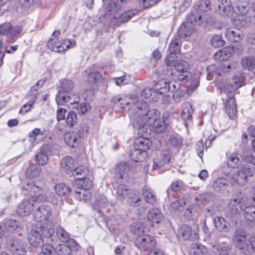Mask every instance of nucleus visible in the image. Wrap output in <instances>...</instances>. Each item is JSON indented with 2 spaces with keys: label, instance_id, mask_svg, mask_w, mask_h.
Masks as SVG:
<instances>
[{
  "label": "nucleus",
  "instance_id": "obj_3",
  "mask_svg": "<svg viewBox=\"0 0 255 255\" xmlns=\"http://www.w3.org/2000/svg\"><path fill=\"white\" fill-rule=\"evenodd\" d=\"M165 62L167 70L171 75H175L180 81L187 82L190 80L192 74L188 71L189 65L187 62L171 56H167Z\"/></svg>",
  "mask_w": 255,
  "mask_h": 255
},
{
  "label": "nucleus",
  "instance_id": "obj_36",
  "mask_svg": "<svg viewBox=\"0 0 255 255\" xmlns=\"http://www.w3.org/2000/svg\"><path fill=\"white\" fill-rule=\"evenodd\" d=\"M170 88V83L164 80L159 81L154 87V89L158 94V96L168 93Z\"/></svg>",
  "mask_w": 255,
  "mask_h": 255
},
{
  "label": "nucleus",
  "instance_id": "obj_58",
  "mask_svg": "<svg viewBox=\"0 0 255 255\" xmlns=\"http://www.w3.org/2000/svg\"><path fill=\"white\" fill-rule=\"evenodd\" d=\"M102 77V75L98 71L90 73L88 75V81L92 84L97 83Z\"/></svg>",
  "mask_w": 255,
  "mask_h": 255
},
{
  "label": "nucleus",
  "instance_id": "obj_64",
  "mask_svg": "<svg viewBox=\"0 0 255 255\" xmlns=\"http://www.w3.org/2000/svg\"><path fill=\"white\" fill-rule=\"evenodd\" d=\"M70 252L68 247L64 246H58L56 253L52 255H70Z\"/></svg>",
  "mask_w": 255,
  "mask_h": 255
},
{
  "label": "nucleus",
  "instance_id": "obj_14",
  "mask_svg": "<svg viewBox=\"0 0 255 255\" xmlns=\"http://www.w3.org/2000/svg\"><path fill=\"white\" fill-rule=\"evenodd\" d=\"M138 11L136 9H131L130 10L127 11L124 13L119 15L118 11L115 12L114 15H117V18L114 19L113 21L109 17L110 16L107 15V12L105 11V16L106 18L109 20L111 23L115 24L117 21L120 23H124L130 19H131L134 15L137 14Z\"/></svg>",
  "mask_w": 255,
  "mask_h": 255
},
{
  "label": "nucleus",
  "instance_id": "obj_49",
  "mask_svg": "<svg viewBox=\"0 0 255 255\" xmlns=\"http://www.w3.org/2000/svg\"><path fill=\"white\" fill-rule=\"evenodd\" d=\"M146 155V152L142 151L139 148H135L130 154V157L132 160L135 162H140L144 160Z\"/></svg>",
  "mask_w": 255,
  "mask_h": 255
},
{
  "label": "nucleus",
  "instance_id": "obj_26",
  "mask_svg": "<svg viewBox=\"0 0 255 255\" xmlns=\"http://www.w3.org/2000/svg\"><path fill=\"white\" fill-rule=\"evenodd\" d=\"M147 217L150 222L152 223L158 224L163 220V215L161 211L156 208H153L150 209L147 215Z\"/></svg>",
  "mask_w": 255,
  "mask_h": 255
},
{
  "label": "nucleus",
  "instance_id": "obj_5",
  "mask_svg": "<svg viewBox=\"0 0 255 255\" xmlns=\"http://www.w3.org/2000/svg\"><path fill=\"white\" fill-rule=\"evenodd\" d=\"M245 204L242 199L238 198L230 200L227 210V217L232 222L236 223L243 211Z\"/></svg>",
  "mask_w": 255,
  "mask_h": 255
},
{
  "label": "nucleus",
  "instance_id": "obj_33",
  "mask_svg": "<svg viewBox=\"0 0 255 255\" xmlns=\"http://www.w3.org/2000/svg\"><path fill=\"white\" fill-rule=\"evenodd\" d=\"M36 162L39 165H44L49 160L48 151L45 147H41L35 156Z\"/></svg>",
  "mask_w": 255,
  "mask_h": 255
},
{
  "label": "nucleus",
  "instance_id": "obj_37",
  "mask_svg": "<svg viewBox=\"0 0 255 255\" xmlns=\"http://www.w3.org/2000/svg\"><path fill=\"white\" fill-rule=\"evenodd\" d=\"M61 168L67 173L73 171L74 168V161L71 156L64 157L61 161Z\"/></svg>",
  "mask_w": 255,
  "mask_h": 255
},
{
  "label": "nucleus",
  "instance_id": "obj_28",
  "mask_svg": "<svg viewBox=\"0 0 255 255\" xmlns=\"http://www.w3.org/2000/svg\"><path fill=\"white\" fill-rule=\"evenodd\" d=\"M141 97L143 99L146 100L145 102H156L159 98L158 94L156 92L155 89L152 88H145L141 92Z\"/></svg>",
  "mask_w": 255,
  "mask_h": 255
},
{
  "label": "nucleus",
  "instance_id": "obj_53",
  "mask_svg": "<svg viewBox=\"0 0 255 255\" xmlns=\"http://www.w3.org/2000/svg\"><path fill=\"white\" fill-rule=\"evenodd\" d=\"M168 144L175 148H180L183 145V139L178 135H172L168 139Z\"/></svg>",
  "mask_w": 255,
  "mask_h": 255
},
{
  "label": "nucleus",
  "instance_id": "obj_22",
  "mask_svg": "<svg viewBox=\"0 0 255 255\" xmlns=\"http://www.w3.org/2000/svg\"><path fill=\"white\" fill-rule=\"evenodd\" d=\"M3 225L5 230L13 233L20 232L23 227L20 221L12 219L6 220L3 223Z\"/></svg>",
  "mask_w": 255,
  "mask_h": 255
},
{
  "label": "nucleus",
  "instance_id": "obj_59",
  "mask_svg": "<svg viewBox=\"0 0 255 255\" xmlns=\"http://www.w3.org/2000/svg\"><path fill=\"white\" fill-rule=\"evenodd\" d=\"M211 198V195L208 193H203L195 197V201L199 204H205L209 202Z\"/></svg>",
  "mask_w": 255,
  "mask_h": 255
},
{
  "label": "nucleus",
  "instance_id": "obj_40",
  "mask_svg": "<svg viewBox=\"0 0 255 255\" xmlns=\"http://www.w3.org/2000/svg\"><path fill=\"white\" fill-rule=\"evenodd\" d=\"M242 160H241L237 153H232L228 157L227 160V166L231 168H239V165H241Z\"/></svg>",
  "mask_w": 255,
  "mask_h": 255
},
{
  "label": "nucleus",
  "instance_id": "obj_51",
  "mask_svg": "<svg viewBox=\"0 0 255 255\" xmlns=\"http://www.w3.org/2000/svg\"><path fill=\"white\" fill-rule=\"evenodd\" d=\"M235 23L240 27H247L251 23V18L248 15H241L235 20Z\"/></svg>",
  "mask_w": 255,
  "mask_h": 255
},
{
  "label": "nucleus",
  "instance_id": "obj_10",
  "mask_svg": "<svg viewBox=\"0 0 255 255\" xmlns=\"http://www.w3.org/2000/svg\"><path fill=\"white\" fill-rule=\"evenodd\" d=\"M135 244L139 249L147 251L155 246L156 241L153 237L145 234L137 237Z\"/></svg>",
  "mask_w": 255,
  "mask_h": 255
},
{
  "label": "nucleus",
  "instance_id": "obj_47",
  "mask_svg": "<svg viewBox=\"0 0 255 255\" xmlns=\"http://www.w3.org/2000/svg\"><path fill=\"white\" fill-rule=\"evenodd\" d=\"M117 198L120 200L125 199L129 194V190L127 186L124 184L118 186L117 189Z\"/></svg>",
  "mask_w": 255,
  "mask_h": 255
},
{
  "label": "nucleus",
  "instance_id": "obj_7",
  "mask_svg": "<svg viewBox=\"0 0 255 255\" xmlns=\"http://www.w3.org/2000/svg\"><path fill=\"white\" fill-rule=\"evenodd\" d=\"M42 189L41 187L37 186L34 182H28L23 184L22 187V192L24 195L29 196L36 200H41Z\"/></svg>",
  "mask_w": 255,
  "mask_h": 255
},
{
  "label": "nucleus",
  "instance_id": "obj_41",
  "mask_svg": "<svg viewBox=\"0 0 255 255\" xmlns=\"http://www.w3.org/2000/svg\"><path fill=\"white\" fill-rule=\"evenodd\" d=\"M54 190L57 194L61 196H67L71 192V189L70 187L65 183L57 184L54 187Z\"/></svg>",
  "mask_w": 255,
  "mask_h": 255
},
{
  "label": "nucleus",
  "instance_id": "obj_38",
  "mask_svg": "<svg viewBox=\"0 0 255 255\" xmlns=\"http://www.w3.org/2000/svg\"><path fill=\"white\" fill-rule=\"evenodd\" d=\"M181 41L178 38H175L172 40L168 46V50L170 52L168 56H171V57H177L176 54L179 53L180 50Z\"/></svg>",
  "mask_w": 255,
  "mask_h": 255
},
{
  "label": "nucleus",
  "instance_id": "obj_29",
  "mask_svg": "<svg viewBox=\"0 0 255 255\" xmlns=\"http://www.w3.org/2000/svg\"><path fill=\"white\" fill-rule=\"evenodd\" d=\"M243 216L247 221L250 222H255V207L246 202L243 208Z\"/></svg>",
  "mask_w": 255,
  "mask_h": 255
},
{
  "label": "nucleus",
  "instance_id": "obj_21",
  "mask_svg": "<svg viewBox=\"0 0 255 255\" xmlns=\"http://www.w3.org/2000/svg\"><path fill=\"white\" fill-rule=\"evenodd\" d=\"M193 109L189 103H183L181 106L180 116L182 120L187 124L190 123L192 120Z\"/></svg>",
  "mask_w": 255,
  "mask_h": 255
},
{
  "label": "nucleus",
  "instance_id": "obj_17",
  "mask_svg": "<svg viewBox=\"0 0 255 255\" xmlns=\"http://www.w3.org/2000/svg\"><path fill=\"white\" fill-rule=\"evenodd\" d=\"M212 250L215 255H236L232 252V247L226 243H215Z\"/></svg>",
  "mask_w": 255,
  "mask_h": 255
},
{
  "label": "nucleus",
  "instance_id": "obj_35",
  "mask_svg": "<svg viewBox=\"0 0 255 255\" xmlns=\"http://www.w3.org/2000/svg\"><path fill=\"white\" fill-rule=\"evenodd\" d=\"M231 177V174L227 176L228 179L224 177L218 178L214 181L213 184L214 189L217 191H220L222 189H225L228 186L229 183L233 185L229 180Z\"/></svg>",
  "mask_w": 255,
  "mask_h": 255
},
{
  "label": "nucleus",
  "instance_id": "obj_39",
  "mask_svg": "<svg viewBox=\"0 0 255 255\" xmlns=\"http://www.w3.org/2000/svg\"><path fill=\"white\" fill-rule=\"evenodd\" d=\"M109 205V201L103 195H98L96 198L93 207L98 211L101 212L102 210L105 209Z\"/></svg>",
  "mask_w": 255,
  "mask_h": 255
},
{
  "label": "nucleus",
  "instance_id": "obj_57",
  "mask_svg": "<svg viewBox=\"0 0 255 255\" xmlns=\"http://www.w3.org/2000/svg\"><path fill=\"white\" fill-rule=\"evenodd\" d=\"M225 41L221 36L216 35L211 39V45L216 48H219L224 45Z\"/></svg>",
  "mask_w": 255,
  "mask_h": 255
},
{
  "label": "nucleus",
  "instance_id": "obj_25",
  "mask_svg": "<svg viewBox=\"0 0 255 255\" xmlns=\"http://www.w3.org/2000/svg\"><path fill=\"white\" fill-rule=\"evenodd\" d=\"M41 201L50 202L53 205L60 206L62 204L63 199L59 194L51 192L41 196Z\"/></svg>",
  "mask_w": 255,
  "mask_h": 255
},
{
  "label": "nucleus",
  "instance_id": "obj_56",
  "mask_svg": "<svg viewBox=\"0 0 255 255\" xmlns=\"http://www.w3.org/2000/svg\"><path fill=\"white\" fill-rule=\"evenodd\" d=\"M66 245L60 244L58 246H64L65 247H68L70 250V255H72V251H77L79 249V246L75 241L73 239H71L69 238L68 240L66 241Z\"/></svg>",
  "mask_w": 255,
  "mask_h": 255
},
{
  "label": "nucleus",
  "instance_id": "obj_55",
  "mask_svg": "<svg viewBox=\"0 0 255 255\" xmlns=\"http://www.w3.org/2000/svg\"><path fill=\"white\" fill-rule=\"evenodd\" d=\"M66 122L69 127H72L77 124V116L75 112L70 111L68 113L66 118Z\"/></svg>",
  "mask_w": 255,
  "mask_h": 255
},
{
  "label": "nucleus",
  "instance_id": "obj_48",
  "mask_svg": "<svg viewBox=\"0 0 255 255\" xmlns=\"http://www.w3.org/2000/svg\"><path fill=\"white\" fill-rule=\"evenodd\" d=\"M141 197L138 191H134L129 196L128 203L132 206L137 207L141 204Z\"/></svg>",
  "mask_w": 255,
  "mask_h": 255
},
{
  "label": "nucleus",
  "instance_id": "obj_11",
  "mask_svg": "<svg viewBox=\"0 0 255 255\" xmlns=\"http://www.w3.org/2000/svg\"><path fill=\"white\" fill-rule=\"evenodd\" d=\"M74 87V84L71 80L63 79L61 81V86L58 93L56 96V101L60 103L63 102L65 95L70 93V91Z\"/></svg>",
  "mask_w": 255,
  "mask_h": 255
},
{
  "label": "nucleus",
  "instance_id": "obj_60",
  "mask_svg": "<svg viewBox=\"0 0 255 255\" xmlns=\"http://www.w3.org/2000/svg\"><path fill=\"white\" fill-rule=\"evenodd\" d=\"M255 59L252 57H247L244 58L242 61V64L244 68L252 71L253 66L255 63Z\"/></svg>",
  "mask_w": 255,
  "mask_h": 255
},
{
  "label": "nucleus",
  "instance_id": "obj_63",
  "mask_svg": "<svg viewBox=\"0 0 255 255\" xmlns=\"http://www.w3.org/2000/svg\"><path fill=\"white\" fill-rule=\"evenodd\" d=\"M210 4V2L208 0H202L198 5H196V8L198 11L205 12L208 10V7Z\"/></svg>",
  "mask_w": 255,
  "mask_h": 255
},
{
  "label": "nucleus",
  "instance_id": "obj_4",
  "mask_svg": "<svg viewBox=\"0 0 255 255\" xmlns=\"http://www.w3.org/2000/svg\"><path fill=\"white\" fill-rule=\"evenodd\" d=\"M250 238L245 231L239 229L235 232L232 237V241L235 246L240 250L241 252L244 254H249L248 247L250 241Z\"/></svg>",
  "mask_w": 255,
  "mask_h": 255
},
{
  "label": "nucleus",
  "instance_id": "obj_12",
  "mask_svg": "<svg viewBox=\"0 0 255 255\" xmlns=\"http://www.w3.org/2000/svg\"><path fill=\"white\" fill-rule=\"evenodd\" d=\"M35 200L29 199L22 201L18 205L16 212L20 216L25 217L31 214L33 210Z\"/></svg>",
  "mask_w": 255,
  "mask_h": 255
},
{
  "label": "nucleus",
  "instance_id": "obj_50",
  "mask_svg": "<svg viewBox=\"0 0 255 255\" xmlns=\"http://www.w3.org/2000/svg\"><path fill=\"white\" fill-rule=\"evenodd\" d=\"M146 225L144 224L137 223L136 225L131 227V231L139 237L144 235V233L148 230L147 227H145Z\"/></svg>",
  "mask_w": 255,
  "mask_h": 255
},
{
  "label": "nucleus",
  "instance_id": "obj_18",
  "mask_svg": "<svg viewBox=\"0 0 255 255\" xmlns=\"http://www.w3.org/2000/svg\"><path fill=\"white\" fill-rule=\"evenodd\" d=\"M171 157V152L169 150L162 151L153 161V168L154 169H158L163 167L165 164L168 163Z\"/></svg>",
  "mask_w": 255,
  "mask_h": 255
},
{
  "label": "nucleus",
  "instance_id": "obj_27",
  "mask_svg": "<svg viewBox=\"0 0 255 255\" xmlns=\"http://www.w3.org/2000/svg\"><path fill=\"white\" fill-rule=\"evenodd\" d=\"M9 250L13 253H19L25 251L23 242L17 238H13L8 242Z\"/></svg>",
  "mask_w": 255,
  "mask_h": 255
},
{
  "label": "nucleus",
  "instance_id": "obj_6",
  "mask_svg": "<svg viewBox=\"0 0 255 255\" xmlns=\"http://www.w3.org/2000/svg\"><path fill=\"white\" fill-rule=\"evenodd\" d=\"M74 40L67 39L63 40L62 42H56L55 38H51L47 42L48 47L52 51L60 53L66 50L67 49L75 46Z\"/></svg>",
  "mask_w": 255,
  "mask_h": 255
},
{
  "label": "nucleus",
  "instance_id": "obj_52",
  "mask_svg": "<svg viewBox=\"0 0 255 255\" xmlns=\"http://www.w3.org/2000/svg\"><path fill=\"white\" fill-rule=\"evenodd\" d=\"M56 234L58 238L62 242H66V241L69 239V234L60 226L56 227Z\"/></svg>",
  "mask_w": 255,
  "mask_h": 255
},
{
  "label": "nucleus",
  "instance_id": "obj_9",
  "mask_svg": "<svg viewBox=\"0 0 255 255\" xmlns=\"http://www.w3.org/2000/svg\"><path fill=\"white\" fill-rule=\"evenodd\" d=\"M52 214L51 207L48 205L43 204L39 206L33 212L34 221L41 222L48 220Z\"/></svg>",
  "mask_w": 255,
  "mask_h": 255
},
{
  "label": "nucleus",
  "instance_id": "obj_62",
  "mask_svg": "<svg viewBox=\"0 0 255 255\" xmlns=\"http://www.w3.org/2000/svg\"><path fill=\"white\" fill-rule=\"evenodd\" d=\"M170 187L171 190L175 192H180L181 190H183L185 188L184 183L181 180L173 182Z\"/></svg>",
  "mask_w": 255,
  "mask_h": 255
},
{
  "label": "nucleus",
  "instance_id": "obj_2",
  "mask_svg": "<svg viewBox=\"0 0 255 255\" xmlns=\"http://www.w3.org/2000/svg\"><path fill=\"white\" fill-rule=\"evenodd\" d=\"M241 159V165L237 171L231 173L229 179L232 185L239 186L245 185L249 181V178L253 177L255 173V156L244 152Z\"/></svg>",
  "mask_w": 255,
  "mask_h": 255
},
{
  "label": "nucleus",
  "instance_id": "obj_30",
  "mask_svg": "<svg viewBox=\"0 0 255 255\" xmlns=\"http://www.w3.org/2000/svg\"><path fill=\"white\" fill-rule=\"evenodd\" d=\"M28 240L29 244L34 247L40 246L43 242L41 234L36 230H31L29 232L28 234Z\"/></svg>",
  "mask_w": 255,
  "mask_h": 255
},
{
  "label": "nucleus",
  "instance_id": "obj_42",
  "mask_svg": "<svg viewBox=\"0 0 255 255\" xmlns=\"http://www.w3.org/2000/svg\"><path fill=\"white\" fill-rule=\"evenodd\" d=\"M41 231L45 238H50L54 232V226L51 222L48 221L41 226Z\"/></svg>",
  "mask_w": 255,
  "mask_h": 255
},
{
  "label": "nucleus",
  "instance_id": "obj_13",
  "mask_svg": "<svg viewBox=\"0 0 255 255\" xmlns=\"http://www.w3.org/2000/svg\"><path fill=\"white\" fill-rule=\"evenodd\" d=\"M191 17L194 18L193 15L187 17L188 22L183 23L179 27L178 30V35L181 38H185L191 35L194 30V26L193 24V19ZM194 20L196 21L195 18Z\"/></svg>",
  "mask_w": 255,
  "mask_h": 255
},
{
  "label": "nucleus",
  "instance_id": "obj_20",
  "mask_svg": "<svg viewBox=\"0 0 255 255\" xmlns=\"http://www.w3.org/2000/svg\"><path fill=\"white\" fill-rule=\"evenodd\" d=\"M62 100L63 101L62 103H59L58 101H56L57 104L60 105L66 104L70 108H75L78 107L80 98L78 95L70 93L65 95L64 99Z\"/></svg>",
  "mask_w": 255,
  "mask_h": 255
},
{
  "label": "nucleus",
  "instance_id": "obj_46",
  "mask_svg": "<svg viewBox=\"0 0 255 255\" xmlns=\"http://www.w3.org/2000/svg\"><path fill=\"white\" fill-rule=\"evenodd\" d=\"M41 171L40 167L35 164H32L27 168L26 175L30 178L38 176Z\"/></svg>",
  "mask_w": 255,
  "mask_h": 255
},
{
  "label": "nucleus",
  "instance_id": "obj_8",
  "mask_svg": "<svg viewBox=\"0 0 255 255\" xmlns=\"http://www.w3.org/2000/svg\"><path fill=\"white\" fill-rule=\"evenodd\" d=\"M88 133L86 127H82L78 130V135L73 132H68L64 135V140L66 144L71 147H74L75 144H78L80 137H84Z\"/></svg>",
  "mask_w": 255,
  "mask_h": 255
},
{
  "label": "nucleus",
  "instance_id": "obj_54",
  "mask_svg": "<svg viewBox=\"0 0 255 255\" xmlns=\"http://www.w3.org/2000/svg\"><path fill=\"white\" fill-rule=\"evenodd\" d=\"M112 102L114 103L119 104L122 106L121 108H124V106L128 105L130 104L129 101H128V95L115 96L112 98Z\"/></svg>",
  "mask_w": 255,
  "mask_h": 255
},
{
  "label": "nucleus",
  "instance_id": "obj_19",
  "mask_svg": "<svg viewBox=\"0 0 255 255\" xmlns=\"http://www.w3.org/2000/svg\"><path fill=\"white\" fill-rule=\"evenodd\" d=\"M219 13L223 16L230 17L234 13V7L231 0H222L218 5Z\"/></svg>",
  "mask_w": 255,
  "mask_h": 255
},
{
  "label": "nucleus",
  "instance_id": "obj_16",
  "mask_svg": "<svg viewBox=\"0 0 255 255\" xmlns=\"http://www.w3.org/2000/svg\"><path fill=\"white\" fill-rule=\"evenodd\" d=\"M137 131H138V130ZM144 133L141 134L138 132V134L142 136V137L135 140L134 147L139 148L142 151L146 152V150L150 148L151 143L150 140L148 139V134L149 133L148 129L144 130Z\"/></svg>",
  "mask_w": 255,
  "mask_h": 255
},
{
  "label": "nucleus",
  "instance_id": "obj_34",
  "mask_svg": "<svg viewBox=\"0 0 255 255\" xmlns=\"http://www.w3.org/2000/svg\"><path fill=\"white\" fill-rule=\"evenodd\" d=\"M225 110L226 113L230 118L235 117L237 110L236 101L234 97H230L225 104Z\"/></svg>",
  "mask_w": 255,
  "mask_h": 255
},
{
  "label": "nucleus",
  "instance_id": "obj_31",
  "mask_svg": "<svg viewBox=\"0 0 255 255\" xmlns=\"http://www.w3.org/2000/svg\"><path fill=\"white\" fill-rule=\"evenodd\" d=\"M215 228L221 232L227 233L230 229V225L222 217L216 216L213 220Z\"/></svg>",
  "mask_w": 255,
  "mask_h": 255
},
{
  "label": "nucleus",
  "instance_id": "obj_24",
  "mask_svg": "<svg viewBox=\"0 0 255 255\" xmlns=\"http://www.w3.org/2000/svg\"><path fill=\"white\" fill-rule=\"evenodd\" d=\"M226 38L231 42H237L242 40L244 35L242 31L237 29H228L225 32Z\"/></svg>",
  "mask_w": 255,
  "mask_h": 255
},
{
  "label": "nucleus",
  "instance_id": "obj_61",
  "mask_svg": "<svg viewBox=\"0 0 255 255\" xmlns=\"http://www.w3.org/2000/svg\"><path fill=\"white\" fill-rule=\"evenodd\" d=\"M56 251L51 245L47 244L42 246L41 253L46 255H52L56 253Z\"/></svg>",
  "mask_w": 255,
  "mask_h": 255
},
{
  "label": "nucleus",
  "instance_id": "obj_45",
  "mask_svg": "<svg viewBox=\"0 0 255 255\" xmlns=\"http://www.w3.org/2000/svg\"><path fill=\"white\" fill-rule=\"evenodd\" d=\"M128 101H129L130 104L129 105H131V107L129 108V116L130 118V114L132 112V111L134 110L135 111H137V108L136 107H141L142 105L143 104H147L146 102H140L138 103V98L133 95H128Z\"/></svg>",
  "mask_w": 255,
  "mask_h": 255
},
{
  "label": "nucleus",
  "instance_id": "obj_43",
  "mask_svg": "<svg viewBox=\"0 0 255 255\" xmlns=\"http://www.w3.org/2000/svg\"><path fill=\"white\" fill-rule=\"evenodd\" d=\"M71 172L74 178L79 181L82 178H84V177H86L89 173V170L87 167L83 166H80L77 168H74V169Z\"/></svg>",
  "mask_w": 255,
  "mask_h": 255
},
{
  "label": "nucleus",
  "instance_id": "obj_15",
  "mask_svg": "<svg viewBox=\"0 0 255 255\" xmlns=\"http://www.w3.org/2000/svg\"><path fill=\"white\" fill-rule=\"evenodd\" d=\"M129 165L126 162H121L118 163L116 166V171L114 178L119 182H122L128 180L127 172L129 170Z\"/></svg>",
  "mask_w": 255,
  "mask_h": 255
},
{
  "label": "nucleus",
  "instance_id": "obj_32",
  "mask_svg": "<svg viewBox=\"0 0 255 255\" xmlns=\"http://www.w3.org/2000/svg\"><path fill=\"white\" fill-rule=\"evenodd\" d=\"M144 199L147 203L153 205L156 201L155 192L148 186H144L142 190Z\"/></svg>",
  "mask_w": 255,
  "mask_h": 255
},
{
  "label": "nucleus",
  "instance_id": "obj_44",
  "mask_svg": "<svg viewBox=\"0 0 255 255\" xmlns=\"http://www.w3.org/2000/svg\"><path fill=\"white\" fill-rule=\"evenodd\" d=\"M235 11L241 15L247 13L249 9L248 3L245 1H234Z\"/></svg>",
  "mask_w": 255,
  "mask_h": 255
},
{
  "label": "nucleus",
  "instance_id": "obj_23",
  "mask_svg": "<svg viewBox=\"0 0 255 255\" xmlns=\"http://www.w3.org/2000/svg\"><path fill=\"white\" fill-rule=\"evenodd\" d=\"M195 229L193 230L191 228L187 225H183L178 229V233L180 236L182 237L185 240H190L192 237V234L194 236V238H196L197 236V227L195 225Z\"/></svg>",
  "mask_w": 255,
  "mask_h": 255
},
{
  "label": "nucleus",
  "instance_id": "obj_1",
  "mask_svg": "<svg viewBox=\"0 0 255 255\" xmlns=\"http://www.w3.org/2000/svg\"><path fill=\"white\" fill-rule=\"evenodd\" d=\"M137 111H132L130 119L132 121L134 128L138 130L139 133H144V130L147 129L148 126H151L153 130L156 133L162 132L167 124L166 118L164 115L162 119L160 117V113L156 110H149L147 104H143L141 107H136Z\"/></svg>",
  "mask_w": 255,
  "mask_h": 255
}]
</instances>
